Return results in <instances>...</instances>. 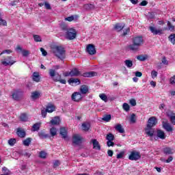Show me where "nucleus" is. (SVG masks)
<instances>
[{"mask_svg": "<svg viewBox=\"0 0 175 175\" xmlns=\"http://www.w3.org/2000/svg\"><path fill=\"white\" fill-rule=\"evenodd\" d=\"M83 140V137L79 134H75L72 137V143L79 146V144H81V141Z\"/></svg>", "mask_w": 175, "mask_h": 175, "instance_id": "nucleus-12", "label": "nucleus"}, {"mask_svg": "<svg viewBox=\"0 0 175 175\" xmlns=\"http://www.w3.org/2000/svg\"><path fill=\"white\" fill-rule=\"evenodd\" d=\"M144 43V40H143V37H135L133 38V44L129 45L128 49H130L131 51H139V49L141 46H143Z\"/></svg>", "mask_w": 175, "mask_h": 175, "instance_id": "nucleus-1", "label": "nucleus"}, {"mask_svg": "<svg viewBox=\"0 0 175 175\" xmlns=\"http://www.w3.org/2000/svg\"><path fill=\"white\" fill-rule=\"evenodd\" d=\"M39 137L40 139H46V137H49V135L46 134L44 132L41 131L38 133Z\"/></svg>", "mask_w": 175, "mask_h": 175, "instance_id": "nucleus-34", "label": "nucleus"}, {"mask_svg": "<svg viewBox=\"0 0 175 175\" xmlns=\"http://www.w3.org/2000/svg\"><path fill=\"white\" fill-rule=\"evenodd\" d=\"M123 109L125 111H129V109H131V107H129V105L126 103H124L123 104Z\"/></svg>", "mask_w": 175, "mask_h": 175, "instance_id": "nucleus-45", "label": "nucleus"}, {"mask_svg": "<svg viewBox=\"0 0 175 175\" xmlns=\"http://www.w3.org/2000/svg\"><path fill=\"white\" fill-rule=\"evenodd\" d=\"M90 126L91 125L90 124V123L85 122L82 124V129L85 132H88V131H90Z\"/></svg>", "mask_w": 175, "mask_h": 175, "instance_id": "nucleus-27", "label": "nucleus"}, {"mask_svg": "<svg viewBox=\"0 0 175 175\" xmlns=\"http://www.w3.org/2000/svg\"><path fill=\"white\" fill-rule=\"evenodd\" d=\"M163 128L167 131V132H172L173 131V127H172V125L170 124L163 122Z\"/></svg>", "mask_w": 175, "mask_h": 175, "instance_id": "nucleus-17", "label": "nucleus"}, {"mask_svg": "<svg viewBox=\"0 0 175 175\" xmlns=\"http://www.w3.org/2000/svg\"><path fill=\"white\" fill-rule=\"evenodd\" d=\"M68 83L70 85H80L81 81L79 79L70 78Z\"/></svg>", "mask_w": 175, "mask_h": 175, "instance_id": "nucleus-13", "label": "nucleus"}, {"mask_svg": "<svg viewBox=\"0 0 175 175\" xmlns=\"http://www.w3.org/2000/svg\"><path fill=\"white\" fill-rule=\"evenodd\" d=\"M47 110L46 109H42L41 111V114H42V116L44 118H46V116H47Z\"/></svg>", "mask_w": 175, "mask_h": 175, "instance_id": "nucleus-54", "label": "nucleus"}, {"mask_svg": "<svg viewBox=\"0 0 175 175\" xmlns=\"http://www.w3.org/2000/svg\"><path fill=\"white\" fill-rule=\"evenodd\" d=\"M114 128H115L116 131L119 132V133H125V129H124V128H122V125H121L120 124H118L115 125Z\"/></svg>", "mask_w": 175, "mask_h": 175, "instance_id": "nucleus-21", "label": "nucleus"}, {"mask_svg": "<svg viewBox=\"0 0 175 175\" xmlns=\"http://www.w3.org/2000/svg\"><path fill=\"white\" fill-rule=\"evenodd\" d=\"M158 124V120L156 117L152 116L148 120V124L146 126H150L153 128V126H155Z\"/></svg>", "mask_w": 175, "mask_h": 175, "instance_id": "nucleus-8", "label": "nucleus"}, {"mask_svg": "<svg viewBox=\"0 0 175 175\" xmlns=\"http://www.w3.org/2000/svg\"><path fill=\"white\" fill-rule=\"evenodd\" d=\"M17 142V140L14 138H11L8 140V144L11 146V147H13L14 146V144Z\"/></svg>", "mask_w": 175, "mask_h": 175, "instance_id": "nucleus-39", "label": "nucleus"}, {"mask_svg": "<svg viewBox=\"0 0 175 175\" xmlns=\"http://www.w3.org/2000/svg\"><path fill=\"white\" fill-rule=\"evenodd\" d=\"M44 5L46 9H47L48 10H51V5H50V3H49L46 1V2H44Z\"/></svg>", "mask_w": 175, "mask_h": 175, "instance_id": "nucleus-56", "label": "nucleus"}, {"mask_svg": "<svg viewBox=\"0 0 175 175\" xmlns=\"http://www.w3.org/2000/svg\"><path fill=\"white\" fill-rule=\"evenodd\" d=\"M162 161L163 162H165L166 163H170V162L173 161V157L172 156H170L167 160L163 159Z\"/></svg>", "mask_w": 175, "mask_h": 175, "instance_id": "nucleus-50", "label": "nucleus"}, {"mask_svg": "<svg viewBox=\"0 0 175 175\" xmlns=\"http://www.w3.org/2000/svg\"><path fill=\"white\" fill-rule=\"evenodd\" d=\"M51 51L59 59H65V49L59 46H53L51 47Z\"/></svg>", "mask_w": 175, "mask_h": 175, "instance_id": "nucleus-2", "label": "nucleus"}, {"mask_svg": "<svg viewBox=\"0 0 175 175\" xmlns=\"http://www.w3.org/2000/svg\"><path fill=\"white\" fill-rule=\"evenodd\" d=\"M162 64H163L164 65H167V64H169V62H167L166 57H163Z\"/></svg>", "mask_w": 175, "mask_h": 175, "instance_id": "nucleus-63", "label": "nucleus"}, {"mask_svg": "<svg viewBox=\"0 0 175 175\" xmlns=\"http://www.w3.org/2000/svg\"><path fill=\"white\" fill-rule=\"evenodd\" d=\"M19 118L20 120L23 122H27L29 121V118L28 117V115H27V113H21Z\"/></svg>", "mask_w": 175, "mask_h": 175, "instance_id": "nucleus-22", "label": "nucleus"}, {"mask_svg": "<svg viewBox=\"0 0 175 175\" xmlns=\"http://www.w3.org/2000/svg\"><path fill=\"white\" fill-rule=\"evenodd\" d=\"M124 64L127 68H132V66H133L132 60L126 59L124 61Z\"/></svg>", "mask_w": 175, "mask_h": 175, "instance_id": "nucleus-32", "label": "nucleus"}, {"mask_svg": "<svg viewBox=\"0 0 175 175\" xmlns=\"http://www.w3.org/2000/svg\"><path fill=\"white\" fill-rule=\"evenodd\" d=\"M167 25L168 27V29L170 31H171V32H173V31H174V26H173V25H172L170 21H167Z\"/></svg>", "mask_w": 175, "mask_h": 175, "instance_id": "nucleus-41", "label": "nucleus"}, {"mask_svg": "<svg viewBox=\"0 0 175 175\" xmlns=\"http://www.w3.org/2000/svg\"><path fill=\"white\" fill-rule=\"evenodd\" d=\"M59 122H61L59 117L56 116L51 120L50 124H51V125H59Z\"/></svg>", "mask_w": 175, "mask_h": 175, "instance_id": "nucleus-20", "label": "nucleus"}, {"mask_svg": "<svg viewBox=\"0 0 175 175\" xmlns=\"http://www.w3.org/2000/svg\"><path fill=\"white\" fill-rule=\"evenodd\" d=\"M77 36V31L76 29L71 28L67 30L66 32V38L68 40H73L76 39V37Z\"/></svg>", "mask_w": 175, "mask_h": 175, "instance_id": "nucleus-4", "label": "nucleus"}, {"mask_svg": "<svg viewBox=\"0 0 175 175\" xmlns=\"http://www.w3.org/2000/svg\"><path fill=\"white\" fill-rule=\"evenodd\" d=\"M41 97H42V92H40L36 91L31 93V99H33V100H36V99H39V98H41Z\"/></svg>", "mask_w": 175, "mask_h": 175, "instance_id": "nucleus-15", "label": "nucleus"}, {"mask_svg": "<svg viewBox=\"0 0 175 175\" xmlns=\"http://www.w3.org/2000/svg\"><path fill=\"white\" fill-rule=\"evenodd\" d=\"M151 76H152V79H155V77H157V76H158V72H157L155 70H152L151 72Z\"/></svg>", "mask_w": 175, "mask_h": 175, "instance_id": "nucleus-53", "label": "nucleus"}, {"mask_svg": "<svg viewBox=\"0 0 175 175\" xmlns=\"http://www.w3.org/2000/svg\"><path fill=\"white\" fill-rule=\"evenodd\" d=\"M170 83L172 84V85H175V75L170 79Z\"/></svg>", "mask_w": 175, "mask_h": 175, "instance_id": "nucleus-52", "label": "nucleus"}, {"mask_svg": "<svg viewBox=\"0 0 175 175\" xmlns=\"http://www.w3.org/2000/svg\"><path fill=\"white\" fill-rule=\"evenodd\" d=\"M170 118L172 124H173V125H175V113H172Z\"/></svg>", "mask_w": 175, "mask_h": 175, "instance_id": "nucleus-49", "label": "nucleus"}, {"mask_svg": "<svg viewBox=\"0 0 175 175\" xmlns=\"http://www.w3.org/2000/svg\"><path fill=\"white\" fill-rule=\"evenodd\" d=\"M0 25L6 27V25H8V23L6 22V21L2 19V18H0Z\"/></svg>", "mask_w": 175, "mask_h": 175, "instance_id": "nucleus-51", "label": "nucleus"}, {"mask_svg": "<svg viewBox=\"0 0 175 175\" xmlns=\"http://www.w3.org/2000/svg\"><path fill=\"white\" fill-rule=\"evenodd\" d=\"M157 137H159V139H161L162 140L165 139V132H163L161 130H157Z\"/></svg>", "mask_w": 175, "mask_h": 175, "instance_id": "nucleus-26", "label": "nucleus"}, {"mask_svg": "<svg viewBox=\"0 0 175 175\" xmlns=\"http://www.w3.org/2000/svg\"><path fill=\"white\" fill-rule=\"evenodd\" d=\"M12 58V56H8L7 58L1 59V64L4 66H9V65L12 66V65L16 64V61H14Z\"/></svg>", "mask_w": 175, "mask_h": 175, "instance_id": "nucleus-6", "label": "nucleus"}, {"mask_svg": "<svg viewBox=\"0 0 175 175\" xmlns=\"http://www.w3.org/2000/svg\"><path fill=\"white\" fill-rule=\"evenodd\" d=\"M130 104L131 105V106H136V100L135 99L130 100Z\"/></svg>", "mask_w": 175, "mask_h": 175, "instance_id": "nucleus-61", "label": "nucleus"}, {"mask_svg": "<svg viewBox=\"0 0 175 175\" xmlns=\"http://www.w3.org/2000/svg\"><path fill=\"white\" fill-rule=\"evenodd\" d=\"M73 20H75V17L73 16H68L67 18H65V21H73Z\"/></svg>", "mask_w": 175, "mask_h": 175, "instance_id": "nucleus-60", "label": "nucleus"}, {"mask_svg": "<svg viewBox=\"0 0 175 175\" xmlns=\"http://www.w3.org/2000/svg\"><path fill=\"white\" fill-rule=\"evenodd\" d=\"M16 133L19 137H25V131L21 129H18Z\"/></svg>", "mask_w": 175, "mask_h": 175, "instance_id": "nucleus-25", "label": "nucleus"}, {"mask_svg": "<svg viewBox=\"0 0 175 175\" xmlns=\"http://www.w3.org/2000/svg\"><path fill=\"white\" fill-rule=\"evenodd\" d=\"M2 170H3V172H4V173H5V174H7V175L9 174V170H8L7 167H3L2 168Z\"/></svg>", "mask_w": 175, "mask_h": 175, "instance_id": "nucleus-64", "label": "nucleus"}, {"mask_svg": "<svg viewBox=\"0 0 175 175\" xmlns=\"http://www.w3.org/2000/svg\"><path fill=\"white\" fill-rule=\"evenodd\" d=\"M99 96L102 100H104V102H107V96H106V94H101L99 95Z\"/></svg>", "mask_w": 175, "mask_h": 175, "instance_id": "nucleus-46", "label": "nucleus"}, {"mask_svg": "<svg viewBox=\"0 0 175 175\" xmlns=\"http://www.w3.org/2000/svg\"><path fill=\"white\" fill-rule=\"evenodd\" d=\"M122 157H124V152H120L118 154H117V159H121V158H122Z\"/></svg>", "mask_w": 175, "mask_h": 175, "instance_id": "nucleus-62", "label": "nucleus"}, {"mask_svg": "<svg viewBox=\"0 0 175 175\" xmlns=\"http://www.w3.org/2000/svg\"><path fill=\"white\" fill-rule=\"evenodd\" d=\"M13 53V51H12V50H10V49H6V50H4L1 53H0V55H2L3 54H10Z\"/></svg>", "mask_w": 175, "mask_h": 175, "instance_id": "nucleus-48", "label": "nucleus"}, {"mask_svg": "<svg viewBox=\"0 0 175 175\" xmlns=\"http://www.w3.org/2000/svg\"><path fill=\"white\" fill-rule=\"evenodd\" d=\"M22 155H23V157H25L26 158H29V157H31V153L28 152H25L22 154Z\"/></svg>", "mask_w": 175, "mask_h": 175, "instance_id": "nucleus-59", "label": "nucleus"}, {"mask_svg": "<svg viewBox=\"0 0 175 175\" xmlns=\"http://www.w3.org/2000/svg\"><path fill=\"white\" fill-rule=\"evenodd\" d=\"M60 135L62 136L63 139H66L68 133H66V129L65 128L60 129Z\"/></svg>", "mask_w": 175, "mask_h": 175, "instance_id": "nucleus-28", "label": "nucleus"}, {"mask_svg": "<svg viewBox=\"0 0 175 175\" xmlns=\"http://www.w3.org/2000/svg\"><path fill=\"white\" fill-rule=\"evenodd\" d=\"M50 133L51 136H55V135H57V129H55V127H52L50 129Z\"/></svg>", "mask_w": 175, "mask_h": 175, "instance_id": "nucleus-42", "label": "nucleus"}, {"mask_svg": "<svg viewBox=\"0 0 175 175\" xmlns=\"http://www.w3.org/2000/svg\"><path fill=\"white\" fill-rule=\"evenodd\" d=\"M163 152L165 155H172V154H174V150L172 148L165 147L163 148Z\"/></svg>", "mask_w": 175, "mask_h": 175, "instance_id": "nucleus-16", "label": "nucleus"}, {"mask_svg": "<svg viewBox=\"0 0 175 175\" xmlns=\"http://www.w3.org/2000/svg\"><path fill=\"white\" fill-rule=\"evenodd\" d=\"M71 77H77V76H83V77H94L96 73L95 72H84L81 74V72L77 68H73L70 71Z\"/></svg>", "mask_w": 175, "mask_h": 175, "instance_id": "nucleus-3", "label": "nucleus"}, {"mask_svg": "<svg viewBox=\"0 0 175 175\" xmlns=\"http://www.w3.org/2000/svg\"><path fill=\"white\" fill-rule=\"evenodd\" d=\"M46 110L48 113H53V111H54V110H55V107H54V105H49L46 107Z\"/></svg>", "mask_w": 175, "mask_h": 175, "instance_id": "nucleus-30", "label": "nucleus"}, {"mask_svg": "<svg viewBox=\"0 0 175 175\" xmlns=\"http://www.w3.org/2000/svg\"><path fill=\"white\" fill-rule=\"evenodd\" d=\"M15 50H16V51H17V53H20V51H21V53H22L24 49H23V48H21V46L18 45L16 46V48L15 49Z\"/></svg>", "mask_w": 175, "mask_h": 175, "instance_id": "nucleus-58", "label": "nucleus"}, {"mask_svg": "<svg viewBox=\"0 0 175 175\" xmlns=\"http://www.w3.org/2000/svg\"><path fill=\"white\" fill-rule=\"evenodd\" d=\"M33 80L36 83H39L40 81V75H39V72H35L33 73Z\"/></svg>", "mask_w": 175, "mask_h": 175, "instance_id": "nucleus-24", "label": "nucleus"}, {"mask_svg": "<svg viewBox=\"0 0 175 175\" xmlns=\"http://www.w3.org/2000/svg\"><path fill=\"white\" fill-rule=\"evenodd\" d=\"M168 40L170 41L172 44L174 45L175 44V33H172L169 37H168Z\"/></svg>", "mask_w": 175, "mask_h": 175, "instance_id": "nucleus-31", "label": "nucleus"}, {"mask_svg": "<svg viewBox=\"0 0 175 175\" xmlns=\"http://www.w3.org/2000/svg\"><path fill=\"white\" fill-rule=\"evenodd\" d=\"M106 139L107 142H113L114 140V135L110 133L107 135Z\"/></svg>", "mask_w": 175, "mask_h": 175, "instance_id": "nucleus-33", "label": "nucleus"}, {"mask_svg": "<svg viewBox=\"0 0 175 175\" xmlns=\"http://www.w3.org/2000/svg\"><path fill=\"white\" fill-rule=\"evenodd\" d=\"M89 91L88 86L87 85H82L80 88V93L82 95H85Z\"/></svg>", "mask_w": 175, "mask_h": 175, "instance_id": "nucleus-18", "label": "nucleus"}, {"mask_svg": "<svg viewBox=\"0 0 175 175\" xmlns=\"http://www.w3.org/2000/svg\"><path fill=\"white\" fill-rule=\"evenodd\" d=\"M12 98L14 100H18V92H15L12 94Z\"/></svg>", "mask_w": 175, "mask_h": 175, "instance_id": "nucleus-47", "label": "nucleus"}, {"mask_svg": "<svg viewBox=\"0 0 175 175\" xmlns=\"http://www.w3.org/2000/svg\"><path fill=\"white\" fill-rule=\"evenodd\" d=\"M72 99L74 102H80L83 99V94L80 92H77L72 94Z\"/></svg>", "mask_w": 175, "mask_h": 175, "instance_id": "nucleus-11", "label": "nucleus"}, {"mask_svg": "<svg viewBox=\"0 0 175 175\" xmlns=\"http://www.w3.org/2000/svg\"><path fill=\"white\" fill-rule=\"evenodd\" d=\"M31 138H27L26 139H25L23 143V144L26 146L28 147L29 146V144H31Z\"/></svg>", "mask_w": 175, "mask_h": 175, "instance_id": "nucleus-37", "label": "nucleus"}, {"mask_svg": "<svg viewBox=\"0 0 175 175\" xmlns=\"http://www.w3.org/2000/svg\"><path fill=\"white\" fill-rule=\"evenodd\" d=\"M148 59V55H138L137 57V59H138V61H146V59Z\"/></svg>", "mask_w": 175, "mask_h": 175, "instance_id": "nucleus-29", "label": "nucleus"}, {"mask_svg": "<svg viewBox=\"0 0 175 175\" xmlns=\"http://www.w3.org/2000/svg\"><path fill=\"white\" fill-rule=\"evenodd\" d=\"M149 29L153 35H162V29H157V27L152 26H150Z\"/></svg>", "mask_w": 175, "mask_h": 175, "instance_id": "nucleus-14", "label": "nucleus"}, {"mask_svg": "<svg viewBox=\"0 0 175 175\" xmlns=\"http://www.w3.org/2000/svg\"><path fill=\"white\" fill-rule=\"evenodd\" d=\"M33 38L34 39V41L36 42H42V37H40V36L39 35L34 34L33 35Z\"/></svg>", "mask_w": 175, "mask_h": 175, "instance_id": "nucleus-36", "label": "nucleus"}, {"mask_svg": "<svg viewBox=\"0 0 175 175\" xmlns=\"http://www.w3.org/2000/svg\"><path fill=\"white\" fill-rule=\"evenodd\" d=\"M110 120H111V115H105L103 118V120L106 121V122H109V121H110Z\"/></svg>", "mask_w": 175, "mask_h": 175, "instance_id": "nucleus-43", "label": "nucleus"}, {"mask_svg": "<svg viewBox=\"0 0 175 175\" xmlns=\"http://www.w3.org/2000/svg\"><path fill=\"white\" fill-rule=\"evenodd\" d=\"M124 27H125V24L118 23L114 26V28H115L116 31H122V29H124Z\"/></svg>", "mask_w": 175, "mask_h": 175, "instance_id": "nucleus-23", "label": "nucleus"}, {"mask_svg": "<svg viewBox=\"0 0 175 175\" xmlns=\"http://www.w3.org/2000/svg\"><path fill=\"white\" fill-rule=\"evenodd\" d=\"M145 134L147 135L149 137H152L154 136V133H155V129L146 126L144 129Z\"/></svg>", "mask_w": 175, "mask_h": 175, "instance_id": "nucleus-10", "label": "nucleus"}, {"mask_svg": "<svg viewBox=\"0 0 175 175\" xmlns=\"http://www.w3.org/2000/svg\"><path fill=\"white\" fill-rule=\"evenodd\" d=\"M49 75L51 79H53V81H59L62 84H66V80L61 79V76L55 77V70L50 69Z\"/></svg>", "mask_w": 175, "mask_h": 175, "instance_id": "nucleus-5", "label": "nucleus"}, {"mask_svg": "<svg viewBox=\"0 0 175 175\" xmlns=\"http://www.w3.org/2000/svg\"><path fill=\"white\" fill-rule=\"evenodd\" d=\"M39 157L42 159H46V157H47V153L45 151L42 150L39 153Z\"/></svg>", "mask_w": 175, "mask_h": 175, "instance_id": "nucleus-35", "label": "nucleus"}, {"mask_svg": "<svg viewBox=\"0 0 175 175\" xmlns=\"http://www.w3.org/2000/svg\"><path fill=\"white\" fill-rule=\"evenodd\" d=\"M91 143L93 144V148H95L96 150H98V151H100V145L99 144V142L96 139H92Z\"/></svg>", "mask_w": 175, "mask_h": 175, "instance_id": "nucleus-19", "label": "nucleus"}, {"mask_svg": "<svg viewBox=\"0 0 175 175\" xmlns=\"http://www.w3.org/2000/svg\"><path fill=\"white\" fill-rule=\"evenodd\" d=\"M130 122L131 124H135V122H136V115L135 113L131 114L130 117Z\"/></svg>", "mask_w": 175, "mask_h": 175, "instance_id": "nucleus-38", "label": "nucleus"}, {"mask_svg": "<svg viewBox=\"0 0 175 175\" xmlns=\"http://www.w3.org/2000/svg\"><path fill=\"white\" fill-rule=\"evenodd\" d=\"M107 147H114V142L113 141H107Z\"/></svg>", "mask_w": 175, "mask_h": 175, "instance_id": "nucleus-55", "label": "nucleus"}, {"mask_svg": "<svg viewBox=\"0 0 175 175\" xmlns=\"http://www.w3.org/2000/svg\"><path fill=\"white\" fill-rule=\"evenodd\" d=\"M21 53L23 57H28V55L30 54L29 51L25 49H23Z\"/></svg>", "mask_w": 175, "mask_h": 175, "instance_id": "nucleus-44", "label": "nucleus"}, {"mask_svg": "<svg viewBox=\"0 0 175 175\" xmlns=\"http://www.w3.org/2000/svg\"><path fill=\"white\" fill-rule=\"evenodd\" d=\"M40 51L44 57H46V55H47V51H46L44 49L40 48Z\"/></svg>", "mask_w": 175, "mask_h": 175, "instance_id": "nucleus-57", "label": "nucleus"}, {"mask_svg": "<svg viewBox=\"0 0 175 175\" xmlns=\"http://www.w3.org/2000/svg\"><path fill=\"white\" fill-rule=\"evenodd\" d=\"M86 51L90 55H94V54H96V49H95V46L92 44H90L87 46Z\"/></svg>", "mask_w": 175, "mask_h": 175, "instance_id": "nucleus-9", "label": "nucleus"}, {"mask_svg": "<svg viewBox=\"0 0 175 175\" xmlns=\"http://www.w3.org/2000/svg\"><path fill=\"white\" fill-rule=\"evenodd\" d=\"M40 128V124L39 123H36L32 126V129L33 132H36V131H38Z\"/></svg>", "mask_w": 175, "mask_h": 175, "instance_id": "nucleus-40", "label": "nucleus"}, {"mask_svg": "<svg viewBox=\"0 0 175 175\" xmlns=\"http://www.w3.org/2000/svg\"><path fill=\"white\" fill-rule=\"evenodd\" d=\"M140 158H142V155H140V152L137 151L131 152L129 157V159H130V161H139Z\"/></svg>", "mask_w": 175, "mask_h": 175, "instance_id": "nucleus-7", "label": "nucleus"}]
</instances>
